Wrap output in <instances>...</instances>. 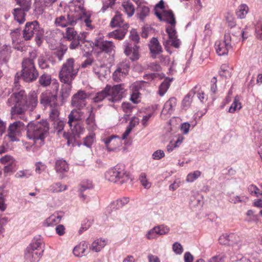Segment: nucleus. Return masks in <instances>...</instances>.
I'll use <instances>...</instances> for the list:
<instances>
[{
  "mask_svg": "<svg viewBox=\"0 0 262 262\" xmlns=\"http://www.w3.org/2000/svg\"><path fill=\"white\" fill-rule=\"evenodd\" d=\"M56 171L59 173H63L69 170V166L67 162L62 159L56 161L55 163Z\"/></svg>",
  "mask_w": 262,
  "mask_h": 262,
  "instance_id": "obj_29",
  "label": "nucleus"
},
{
  "mask_svg": "<svg viewBox=\"0 0 262 262\" xmlns=\"http://www.w3.org/2000/svg\"><path fill=\"white\" fill-rule=\"evenodd\" d=\"M177 105V99L175 98H170L167 101L163 107L161 112V115L171 114L173 112Z\"/></svg>",
  "mask_w": 262,
  "mask_h": 262,
  "instance_id": "obj_22",
  "label": "nucleus"
},
{
  "mask_svg": "<svg viewBox=\"0 0 262 262\" xmlns=\"http://www.w3.org/2000/svg\"><path fill=\"white\" fill-rule=\"evenodd\" d=\"M175 26L176 25H171L170 27L167 28L166 29V31L168 34L170 40L177 38Z\"/></svg>",
  "mask_w": 262,
  "mask_h": 262,
  "instance_id": "obj_55",
  "label": "nucleus"
},
{
  "mask_svg": "<svg viewBox=\"0 0 262 262\" xmlns=\"http://www.w3.org/2000/svg\"><path fill=\"white\" fill-rule=\"evenodd\" d=\"M49 189L52 192H59L66 190L67 186L62 185L60 183H56L51 185Z\"/></svg>",
  "mask_w": 262,
  "mask_h": 262,
  "instance_id": "obj_47",
  "label": "nucleus"
},
{
  "mask_svg": "<svg viewBox=\"0 0 262 262\" xmlns=\"http://www.w3.org/2000/svg\"><path fill=\"white\" fill-rule=\"evenodd\" d=\"M44 34V30L41 28L38 21L34 20L26 24L23 30V38L27 40H30L33 36H35V41L39 45L41 42V38Z\"/></svg>",
  "mask_w": 262,
  "mask_h": 262,
  "instance_id": "obj_6",
  "label": "nucleus"
},
{
  "mask_svg": "<svg viewBox=\"0 0 262 262\" xmlns=\"http://www.w3.org/2000/svg\"><path fill=\"white\" fill-rule=\"evenodd\" d=\"M78 23L77 13L73 14L72 12L66 15H61L55 19V24L56 26L67 27L68 26H74Z\"/></svg>",
  "mask_w": 262,
  "mask_h": 262,
  "instance_id": "obj_10",
  "label": "nucleus"
},
{
  "mask_svg": "<svg viewBox=\"0 0 262 262\" xmlns=\"http://www.w3.org/2000/svg\"><path fill=\"white\" fill-rule=\"evenodd\" d=\"M71 83H64L62 85L61 91L60 96L62 100L67 99L70 95L72 86Z\"/></svg>",
  "mask_w": 262,
  "mask_h": 262,
  "instance_id": "obj_36",
  "label": "nucleus"
},
{
  "mask_svg": "<svg viewBox=\"0 0 262 262\" xmlns=\"http://www.w3.org/2000/svg\"><path fill=\"white\" fill-rule=\"evenodd\" d=\"M122 6L125 12L129 17L133 16L134 14L135 8L132 3L129 2H124L122 4Z\"/></svg>",
  "mask_w": 262,
  "mask_h": 262,
  "instance_id": "obj_41",
  "label": "nucleus"
},
{
  "mask_svg": "<svg viewBox=\"0 0 262 262\" xmlns=\"http://www.w3.org/2000/svg\"><path fill=\"white\" fill-rule=\"evenodd\" d=\"M150 52L152 54V57L155 58L157 55H159L163 52V49L158 39L156 37H152L148 44Z\"/></svg>",
  "mask_w": 262,
  "mask_h": 262,
  "instance_id": "obj_19",
  "label": "nucleus"
},
{
  "mask_svg": "<svg viewBox=\"0 0 262 262\" xmlns=\"http://www.w3.org/2000/svg\"><path fill=\"white\" fill-rule=\"evenodd\" d=\"M79 71L75 60L72 58L68 59L62 64L59 72V78L63 83H71L75 78Z\"/></svg>",
  "mask_w": 262,
  "mask_h": 262,
  "instance_id": "obj_5",
  "label": "nucleus"
},
{
  "mask_svg": "<svg viewBox=\"0 0 262 262\" xmlns=\"http://www.w3.org/2000/svg\"><path fill=\"white\" fill-rule=\"evenodd\" d=\"M93 71L101 80H103V78H105L107 74L109 73V70L106 66L100 63L99 64L96 63L94 65Z\"/></svg>",
  "mask_w": 262,
  "mask_h": 262,
  "instance_id": "obj_21",
  "label": "nucleus"
},
{
  "mask_svg": "<svg viewBox=\"0 0 262 262\" xmlns=\"http://www.w3.org/2000/svg\"><path fill=\"white\" fill-rule=\"evenodd\" d=\"M38 64L42 69H48L49 68V62L43 55H41L38 57Z\"/></svg>",
  "mask_w": 262,
  "mask_h": 262,
  "instance_id": "obj_53",
  "label": "nucleus"
},
{
  "mask_svg": "<svg viewBox=\"0 0 262 262\" xmlns=\"http://www.w3.org/2000/svg\"><path fill=\"white\" fill-rule=\"evenodd\" d=\"M165 154L162 150H157L155 151L152 154V158L154 160H160L162 158L164 157Z\"/></svg>",
  "mask_w": 262,
  "mask_h": 262,
  "instance_id": "obj_63",
  "label": "nucleus"
},
{
  "mask_svg": "<svg viewBox=\"0 0 262 262\" xmlns=\"http://www.w3.org/2000/svg\"><path fill=\"white\" fill-rule=\"evenodd\" d=\"M54 127L57 130V132L59 133L61 131H62L64 128L65 123L64 121L62 120H57L54 123Z\"/></svg>",
  "mask_w": 262,
  "mask_h": 262,
  "instance_id": "obj_60",
  "label": "nucleus"
},
{
  "mask_svg": "<svg viewBox=\"0 0 262 262\" xmlns=\"http://www.w3.org/2000/svg\"><path fill=\"white\" fill-rule=\"evenodd\" d=\"M36 54L35 52L31 54V57L25 58L22 62L21 74L16 73L14 83H17L20 76L26 82H31L35 80L38 76V72L34 65V59L36 58Z\"/></svg>",
  "mask_w": 262,
  "mask_h": 262,
  "instance_id": "obj_2",
  "label": "nucleus"
},
{
  "mask_svg": "<svg viewBox=\"0 0 262 262\" xmlns=\"http://www.w3.org/2000/svg\"><path fill=\"white\" fill-rule=\"evenodd\" d=\"M24 128V123L20 121H16L10 124L8 129V138L12 142L18 141Z\"/></svg>",
  "mask_w": 262,
  "mask_h": 262,
  "instance_id": "obj_8",
  "label": "nucleus"
},
{
  "mask_svg": "<svg viewBox=\"0 0 262 262\" xmlns=\"http://www.w3.org/2000/svg\"><path fill=\"white\" fill-rule=\"evenodd\" d=\"M94 141V135H90L86 136L84 140V145L88 147H91Z\"/></svg>",
  "mask_w": 262,
  "mask_h": 262,
  "instance_id": "obj_61",
  "label": "nucleus"
},
{
  "mask_svg": "<svg viewBox=\"0 0 262 262\" xmlns=\"http://www.w3.org/2000/svg\"><path fill=\"white\" fill-rule=\"evenodd\" d=\"M51 76L48 74H44L42 75L39 79V82L43 86H47L51 83Z\"/></svg>",
  "mask_w": 262,
  "mask_h": 262,
  "instance_id": "obj_48",
  "label": "nucleus"
},
{
  "mask_svg": "<svg viewBox=\"0 0 262 262\" xmlns=\"http://www.w3.org/2000/svg\"><path fill=\"white\" fill-rule=\"evenodd\" d=\"M149 14V9L148 7L141 5L137 8L138 17L141 20H143Z\"/></svg>",
  "mask_w": 262,
  "mask_h": 262,
  "instance_id": "obj_33",
  "label": "nucleus"
},
{
  "mask_svg": "<svg viewBox=\"0 0 262 262\" xmlns=\"http://www.w3.org/2000/svg\"><path fill=\"white\" fill-rule=\"evenodd\" d=\"M13 42L18 43L20 41V30L17 28L12 30L10 33Z\"/></svg>",
  "mask_w": 262,
  "mask_h": 262,
  "instance_id": "obj_51",
  "label": "nucleus"
},
{
  "mask_svg": "<svg viewBox=\"0 0 262 262\" xmlns=\"http://www.w3.org/2000/svg\"><path fill=\"white\" fill-rule=\"evenodd\" d=\"M28 11H25L24 9L20 8H15L13 10V15L15 19L19 24H23L25 22L26 19V13Z\"/></svg>",
  "mask_w": 262,
  "mask_h": 262,
  "instance_id": "obj_28",
  "label": "nucleus"
},
{
  "mask_svg": "<svg viewBox=\"0 0 262 262\" xmlns=\"http://www.w3.org/2000/svg\"><path fill=\"white\" fill-rule=\"evenodd\" d=\"M35 171L38 174H40L42 172L45 171L47 168L46 165L41 162H38L35 163Z\"/></svg>",
  "mask_w": 262,
  "mask_h": 262,
  "instance_id": "obj_57",
  "label": "nucleus"
},
{
  "mask_svg": "<svg viewBox=\"0 0 262 262\" xmlns=\"http://www.w3.org/2000/svg\"><path fill=\"white\" fill-rule=\"evenodd\" d=\"M0 162L4 165L14 164L15 159L10 155H5L0 159Z\"/></svg>",
  "mask_w": 262,
  "mask_h": 262,
  "instance_id": "obj_52",
  "label": "nucleus"
},
{
  "mask_svg": "<svg viewBox=\"0 0 262 262\" xmlns=\"http://www.w3.org/2000/svg\"><path fill=\"white\" fill-rule=\"evenodd\" d=\"M129 68L128 64H121L113 74L114 80L116 81H121L128 74Z\"/></svg>",
  "mask_w": 262,
  "mask_h": 262,
  "instance_id": "obj_18",
  "label": "nucleus"
},
{
  "mask_svg": "<svg viewBox=\"0 0 262 262\" xmlns=\"http://www.w3.org/2000/svg\"><path fill=\"white\" fill-rule=\"evenodd\" d=\"M215 46L216 53L219 56L227 54L229 51L232 48L230 33H225L224 40L216 42Z\"/></svg>",
  "mask_w": 262,
  "mask_h": 262,
  "instance_id": "obj_9",
  "label": "nucleus"
},
{
  "mask_svg": "<svg viewBox=\"0 0 262 262\" xmlns=\"http://www.w3.org/2000/svg\"><path fill=\"white\" fill-rule=\"evenodd\" d=\"M141 83L140 82L134 83L132 86V93L131 94L130 100L134 103H137L139 102L138 99L140 97V89L141 88Z\"/></svg>",
  "mask_w": 262,
  "mask_h": 262,
  "instance_id": "obj_26",
  "label": "nucleus"
},
{
  "mask_svg": "<svg viewBox=\"0 0 262 262\" xmlns=\"http://www.w3.org/2000/svg\"><path fill=\"white\" fill-rule=\"evenodd\" d=\"M108 85H107L104 89L102 91L97 93L93 98L94 102L98 103L102 101L105 98L107 99V90H108Z\"/></svg>",
  "mask_w": 262,
  "mask_h": 262,
  "instance_id": "obj_34",
  "label": "nucleus"
},
{
  "mask_svg": "<svg viewBox=\"0 0 262 262\" xmlns=\"http://www.w3.org/2000/svg\"><path fill=\"white\" fill-rule=\"evenodd\" d=\"M89 94L85 91L79 90L72 98L71 104L77 108H83L86 104V100Z\"/></svg>",
  "mask_w": 262,
  "mask_h": 262,
  "instance_id": "obj_14",
  "label": "nucleus"
},
{
  "mask_svg": "<svg viewBox=\"0 0 262 262\" xmlns=\"http://www.w3.org/2000/svg\"><path fill=\"white\" fill-rule=\"evenodd\" d=\"M163 21H165L170 25H176V21L174 14L171 10H165L163 12Z\"/></svg>",
  "mask_w": 262,
  "mask_h": 262,
  "instance_id": "obj_32",
  "label": "nucleus"
},
{
  "mask_svg": "<svg viewBox=\"0 0 262 262\" xmlns=\"http://www.w3.org/2000/svg\"><path fill=\"white\" fill-rule=\"evenodd\" d=\"M67 51V49L60 48L57 50L54 54L56 57L58 58L59 60H61L63 57L64 55L65 54Z\"/></svg>",
  "mask_w": 262,
  "mask_h": 262,
  "instance_id": "obj_62",
  "label": "nucleus"
},
{
  "mask_svg": "<svg viewBox=\"0 0 262 262\" xmlns=\"http://www.w3.org/2000/svg\"><path fill=\"white\" fill-rule=\"evenodd\" d=\"M105 178L110 182L117 183L121 185L132 181L129 173L125 170L124 166L122 165H117L109 169L105 172Z\"/></svg>",
  "mask_w": 262,
  "mask_h": 262,
  "instance_id": "obj_3",
  "label": "nucleus"
},
{
  "mask_svg": "<svg viewBox=\"0 0 262 262\" xmlns=\"http://www.w3.org/2000/svg\"><path fill=\"white\" fill-rule=\"evenodd\" d=\"M249 11V8L246 4L241 5L237 8L236 11L237 16L242 19L245 17L246 15Z\"/></svg>",
  "mask_w": 262,
  "mask_h": 262,
  "instance_id": "obj_38",
  "label": "nucleus"
},
{
  "mask_svg": "<svg viewBox=\"0 0 262 262\" xmlns=\"http://www.w3.org/2000/svg\"><path fill=\"white\" fill-rule=\"evenodd\" d=\"M139 180L142 185L146 189H148L151 187V184L148 181L146 178V174L145 173H141L139 176Z\"/></svg>",
  "mask_w": 262,
  "mask_h": 262,
  "instance_id": "obj_54",
  "label": "nucleus"
},
{
  "mask_svg": "<svg viewBox=\"0 0 262 262\" xmlns=\"http://www.w3.org/2000/svg\"><path fill=\"white\" fill-rule=\"evenodd\" d=\"M248 191L251 195H254L256 197L262 195V191L260 190L256 185L253 184H251L248 186Z\"/></svg>",
  "mask_w": 262,
  "mask_h": 262,
  "instance_id": "obj_46",
  "label": "nucleus"
},
{
  "mask_svg": "<svg viewBox=\"0 0 262 262\" xmlns=\"http://www.w3.org/2000/svg\"><path fill=\"white\" fill-rule=\"evenodd\" d=\"M171 81V79L166 78L164 81L160 84L159 86V93L160 96H162L166 93L168 90L170 82Z\"/></svg>",
  "mask_w": 262,
  "mask_h": 262,
  "instance_id": "obj_43",
  "label": "nucleus"
},
{
  "mask_svg": "<svg viewBox=\"0 0 262 262\" xmlns=\"http://www.w3.org/2000/svg\"><path fill=\"white\" fill-rule=\"evenodd\" d=\"M88 245L85 242L81 243L74 247L73 250L74 255L81 257L88 254Z\"/></svg>",
  "mask_w": 262,
  "mask_h": 262,
  "instance_id": "obj_24",
  "label": "nucleus"
},
{
  "mask_svg": "<svg viewBox=\"0 0 262 262\" xmlns=\"http://www.w3.org/2000/svg\"><path fill=\"white\" fill-rule=\"evenodd\" d=\"M93 45L96 50L107 54H111L115 51V46L112 41L104 40L101 36L97 37Z\"/></svg>",
  "mask_w": 262,
  "mask_h": 262,
  "instance_id": "obj_12",
  "label": "nucleus"
},
{
  "mask_svg": "<svg viewBox=\"0 0 262 262\" xmlns=\"http://www.w3.org/2000/svg\"><path fill=\"white\" fill-rule=\"evenodd\" d=\"M116 0H103L101 10L104 12L108 8H112L115 3Z\"/></svg>",
  "mask_w": 262,
  "mask_h": 262,
  "instance_id": "obj_59",
  "label": "nucleus"
},
{
  "mask_svg": "<svg viewBox=\"0 0 262 262\" xmlns=\"http://www.w3.org/2000/svg\"><path fill=\"white\" fill-rule=\"evenodd\" d=\"M86 111L89 116L86 119V123L90 126V127H93L95 125V115L93 113V108L92 107H86Z\"/></svg>",
  "mask_w": 262,
  "mask_h": 262,
  "instance_id": "obj_37",
  "label": "nucleus"
},
{
  "mask_svg": "<svg viewBox=\"0 0 262 262\" xmlns=\"http://www.w3.org/2000/svg\"><path fill=\"white\" fill-rule=\"evenodd\" d=\"M169 232V228L163 226L155 227L149 230L146 234V237L148 239H152L157 237L158 235H163Z\"/></svg>",
  "mask_w": 262,
  "mask_h": 262,
  "instance_id": "obj_17",
  "label": "nucleus"
},
{
  "mask_svg": "<svg viewBox=\"0 0 262 262\" xmlns=\"http://www.w3.org/2000/svg\"><path fill=\"white\" fill-rule=\"evenodd\" d=\"M106 242L104 239H97L92 243L90 249L93 251L98 252L104 248Z\"/></svg>",
  "mask_w": 262,
  "mask_h": 262,
  "instance_id": "obj_31",
  "label": "nucleus"
},
{
  "mask_svg": "<svg viewBox=\"0 0 262 262\" xmlns=\"http://www.w3.org/2000/svg\"><path fill=\"white\" fill-rule=\"evenodd\" d=\"M194 94V92L191 91L185 97L182 101V106L184 108L187 109L190 106Z\"/></svg>",
  "mask_w": 262,
  "mask_h": 262,
  "instance_id": "obj_39",
  "label": "nucleus"
},
{
  "mask_svg": "<svg viewBox=\"0 0 262 262\" xmlns=\"http://www.w3.org/2000/svg\"><path fill=\"white\" fill-rule=\"evenodd\" d=\"M68 123L70 127L73 126V123H77V121L82 120L78 113V110L76 108L71 111L68 116Z\"/></svg>",
  "mask_w": 262,
  "mask_h": 262,
  "instance_id": "obj_30",
  "label": "nucleus"
},
{
  "mask_svg": "<svg viewBox=\"0 0 262 262\" xmlns=\"http://www.w3.org/2000/svg\"><path fill=\"white\" fill-rule=\"evenodd\" d=\"M225 255L220 254L212 257L209 262H224Z\"/></svg>",
  "mask_w": 262,
  "mask_h": 262,
  "instance_id": "obj_64",
  "label": "nucleus"
},
{
  "mask_svg": "<svg viewBox=\"0 0 262 262\" xmlns=\"http://www.w3.org/2000/svg\"><path fill=\"white\" fill-rule=\"evenodd\" d=\"M107 91V100L111 102H117L120 101L123 97L125 91L124 88L121 84L111 86L108 85Z\"/></svg>",
  "mask_w": 262,
  "mask_h": 262,
  "instance_id": "obj_11",
  "label": "nucleus"
},
{
  "mask_svg": "<svg viewBox=\"0 0 262 262\" xmlns=\"http://www.w3.org/2000/svg\"><path fill=\"white\" fill-rule=\"evenodd\" d=\"M201 172L199 170H195L192 172H190L187 176L186 181L189 183L193 182L199 178L201 176Z\"/></svg>",
  "mask_w": 262,
  "mask_h": 262,
  "instance_id": "obj_49",
  "label": "nucleus"
},
{
  "mask_svg": "<svg viewBox=\"0 0 262 262\" xmlns=\"http://www.w3.org/2000/svg\"><path fill=\"white\" fill-rule=\"evenodd\" d=\"M75 13H77V18H78V23L82 21L86 27V30H93L95 27L92 25V20L90 19L91 14L87 12L83 7L78 6H76L74 9Z\"/></svg>",
  "mask_w": 262,
  "mask_h": 262,
  "instance_id": "obj_13",
  "label": "nucleus"
},
{
  "mask_svg": "<svg viewBox=\"0 0 262 262\" xmlns=\"http://www.w3.org/2000/svg\"><path fill=\"white\" fill-rule=\"evenodd\" d=\"M139 48L137 45L133 47L127 46L124 50V53L126 55L129 57L130 60L135 61L139 58Z\"/></svg>",
  "mask_w": 262,
  "mask_h": 262,
  "instance_id": "obj_23",
  "label": "nucleus"
},
{
  "mask_svg": "<svg viewBox=\"0 0 262 262\" xmlns=\"http://www.w3.org/2000/svg\"><path fill=\"white\" fill-rule=\"evenodd\" d=\"M40 246L39 242H36L28 247L25 252L26 259L30 262L38 261L43 252Z\"/></svg>",
  "mask_w": 262,
  "mask_h": 262,
  "instance_id": "obj_7",
  "label": "nucleus"
},
{
  "mask_svg": "<svg viewBox=\"0 0 262 262\" xmlns=\"http://www.w3.org/2000/svg\"><path fill=\"white\" fill-rule=\"evenodd\" d=\"M229 25L231 26V33L233 35L238 36L242 34L243 39L247 38V37H245L244 35V32L242 30H241L239 27L235 26L234 23H232L231 24H229Z\"/></svg>",
  "mask_w": 262,
  "mask_h": 262,
  "instance_id": "obj_44",
  "label": "nucleus"
},
{
  "mask_svg": "<svg viewBox=\"0 0 262 262\" xmlns=\"http://www.w3.org/2000/svg\"><path fill=\"white\" fill-rule=\"evenodd\" d=\"M51 112L50 113V118L55 121L58 120V117L59 115V111L57 106L51 108Z\"/></svg>",
  "mask_w": 262,
  "mask_h": 262,
  "instance_id": "obj_56",
  "label": "nucleus"
},
{
  "mask_svg": "<svg viewBox=\"0 0 262 262\" xmlns=\"http://www.w3.org/2000/svg\"><path fill=\"white\" fill-rule=\"evenodd\" d=\"M125 24H123V19L121 14L117 13L116 14L112 19L110 26L112 27H122Z\"/></svg>",
  "mask_w": 262,
  "mask_h": 262,
  "instance_id": "obj_35",
  "label": "nucleus"
},
{
  "mask_svg": "<svg viewBox=\"0 0 262 262\" xmlns=\"http://www.w3.org/2000/svg\"><path fill=\"white\" fill-rule=\"evenodd\" d=\"M105 144L106 150L110 151L116 152L121 145V141L117 136L112 135L102 139Z\"/></svg>",
  "mask_w": 262,
  "mask_h": 262,
  "instance_id": "obj_15",
  "label": "nucleus"
},
{
  "mask_svg": "<svg viewBox=\"0 0 262 262\" xmlns=\"http://www.w3.org/2000/svg\"><path fill=\"white\" fill-rule=\"evenodd\" d=\"M16 4L25 11H29L31 7L32 0H15Z\"/></svg>",
  "mask_w": 262,
  "mask_h": 262,
  "instance_id": "obj_40",
  "label": "nucleus"
},
{
  "mask_svg": "<svg viewBox=\"0 0 262 262\" xmlns=\"http://www.w3.org/2000/svg\"><path fill=\"white\" fill-rule=\"evenodd\" d=\"M128 28V24L126 23L122 26V30H115L108 34L107 36L109 37H113L115 39H122L125 35L127 29Z\"/></svg>",
  "mask_w": 262,
  "mask_h": 262,
  "instance_id": "obj_27",
  "label": "nucleus"
},
{
  "mask_svg": "<svg viewBox=\"0 0 262 262\" xmlns=\"http://www.w3.org/2000/svg\"><path fill=\"white\" fill-rule=\"evenodd\" d=\"M40 101L45 107H54L57 105V96L50 92H45L41 94Z\"/></svg>",
  "mask_w": 262,
  "mask_h": 262,
  "instance_id": "obj_16",
  "label": "nucleus"
},
{
  "mask_svg": "<svg viewBox=\"0 0 262 262\" xmlns=\"http://www.w3.org/2000/svg\"><path fill=\"white\" fill-rule=\"evenodd\" d=\"M49 129V124L46 120L30 122L27 126V136L30 139L42 140L47 134Z\"/></svg>",
  "mask_w": 262,
  "mask_h": 262,
  "instance_id": "obj_4",
  "label": "nucleus"
},
{
  "mask_svg": "<svg viewBox=\"0 0 262 262\" xmlns=\"http://www.w3.org/2000/svg\"><path fill=\"white\" fill-rule=\"evenodd\" d=\"M239 237L234 233L223 234L219 239V243L222 245H231L237 243Z\"/></svg>",
  "mask_w": 262,
  "mask_h": 262,
  "instance_id": "obj_20",
  "label": "nucleus"
},
{
  "mask_svg": "<svg viewBox=\"0 0 262 262\" xmlns=\"http://www.w3.org/2000/svg\"><path fill=\"white\" fill-rule=\"evenodd\" d=\"M172 250L176 254L181 255L183 252V248L180 243L175 242L172 245Z\"/></svg>",
  "mask_w": 262,
  "mask_h": 262,
  "instance_id": "obj_58",
  "label": "nucleus"
},
{
  "mask_svg": "<svg viewBox=\"0 0 262 262\" xmlns=\"http://www.w3.org/2000/svg\"><path fill=\"white\" fill-rule=\"evenodd\" d=\"M62 218V215L59 213H55L50 215L44 222V226L47 227L53 226L59 224Z\"/></svg>",
  "mask_w": 262,
  "mask_h": 262,
  "instance_id": "obj_25",
  "label": "nucleus"
},
{
  "mask_svg": "<svg viewBox=\"0 0 262 262\" xmlns=\"http://www.w3.org/2000/svg\"><path fill=\"white\" fill-rule=\"evenodd\" d=\"M241 107L242 106L239 98L237 96H236L228 111L229 113H234L236 110H239Z\"/></svg>",
  "mask_w": 262,
  "mask_h": 262,
  "instance_id": "obj_45",
  "label": "nucleus"
},
{
  "mask_svg": "<svg viewBox=\"0 0 262 262\" xmlns=\"http://www.w3.org/2000/svg\"><path fill=\"white\" fill-rule=\"evenodd\" d=\"M37 103V96L34 91L27 95L23 90L13 93L7 100L9 106L14 104L11 109L12 118H14L15 115H19V118L24 120H27V117L24 115L25 112L27 110L32 111Z\"/></svg>",
  "mask_w": 262,
  "mask_h": 262,
  "instance_id": "obj_1",
  "label": "nucleus"
},
{
  "mask_svg": "<svg viewBox=\"0 0 262 262\" xmlns=\"http://www.w3.org/2000/svg\"><path fill=\"white\" fill-rule=\"evenodd\" d=\"M73 127H70L72 132L75 135L79 136L82 134L84 131V128L82 127L79 123H73Z\"/></svg>",
  "mask_w": 262,
  "mask_h": 262,
  "instance_id": "obj_50",
  "label": "nucleus"
},
{
  "mask_svg": "<svg viewBox=\"0 0 262 262\" xmlns=\"http://www.w3.org/2000/svg\"><path fill=\"white\" fill-rule=\"evenodd\" d=\"M65 37L69 40L79 38L77 32L72 27H68L67 28Z\"/></svg>",
  "mask_w": 262,
  "mask_h": 262,
  "instance_id": "obj_42",
  "label": "nucleus"
}]
</instances>
